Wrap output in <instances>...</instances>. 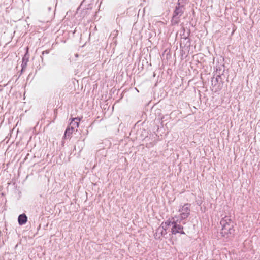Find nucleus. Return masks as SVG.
<instances>
[{"instance_id":"7","label":"nucleus","mask_w":260,"mask_h":260,"mask_svg":"<svg viewBox=\"0 0 260 260\" xmlns=\"http://www.w3.org/2000/svg\"><path fill=\"white\" fill-rule=\"evenodd\" d=\"M27 217L25 214H21L18 217V222L20 225L25 224L27 222Z\"/></svg>"},{"instance_id":"2","label":"nucleus","mask_w":260,"mask_h":260,"mask_svg":"<svg viewBox=\"0 0 260 260\" xmlns=\"http://www.w3.org/2000/svg\"><path fill=\"white\" fill-rule=\"evenodd\" d=\"M178 211L180 213V216L181 219L187 218L190 214V205L188 203L184 204L179 207Z\"/></svg>"},{"instance_id":"5","label":"nucleus","mask_w":260,"mask_h":260,"mask_svg":"<svg viewBox=\"0 0 260 260\" xmlns=\"http://www.w3.org/2000/svg\"><path fill=\"white\" fill-rule=\"evenodd\" d=\"M183 12V9L182 7H176L174 11V15L173 17V21L175 23H177L178 18L182 15Z\"/></svg>"},{"instance_id":"4","label":"nucleus","mask_w":260,"mask_h":260,"mask_svg":"<svg viewBox=\"0 0 260 260\" xmlns=\"http://www.w3.org/2000/svg\"><path fill=\"white\" fill-rule=\"evenodd\" d=\"M171 225H173L171 229V233L172 234L175 235L177 233L185 234V233L183 230V226L178 224L176 221H173V222H171Z\"/></svg>"},{"instance_id":"6","label":"nucleus","mask_w":260,"mask_h":260,"mask_svg":"<svg viewBox=\"0 0 260 260\" xmlns=\"http://www.w3.org/2000/svg\"><path fill=\"white\" fill-rule=\"evenodd\" d=\"M80 120V118H75L72 119V121L70 122V127L72 129H75L79 126V121Z\"/></svg>"},{"instance_id":"1","label":"nucleus","mask_w":260,"mask_h":260,"mask_svg":"<svg viewBox=\"0 0 260 260\" xmlns=\"http://www.w3.org/2000/svg\"><path fill=\"white\" fill-rule=\"evenodd\" d=\"M221 229L220 234L221 236L225 238H229L234 234V222L229 216H225L220 221Z\"/></svg>"},{"instance_id":"8","label":"nucleus","mask_w":260,"mask_h":260,"mask_svg":"<svg viewBox=\"0 0 260 260\" xmlns=\"http://www.w3.org/2000/svg\"><path fill=\"white\" fill-rule=\"evenodd\" d=\"M74 130V129H72L71 127L69 126V127H68L65 132V136H70L73 133Z\"/></svg>"},{"instance_id":"3","label":"nucleus","mask_w":260,"mask_h":260,"mask_svg":"<svg viewBox=\"0 0 260 260\" xmlns=\"http://www.w3.org/2000/svg\"><path fill=\"white\" fill-rule=\"evenodd\" d=\"M171 221L167 220L165 222L162 223L161 226L158 228L155 234V238L159 239L161 236L166 235L167 234V229L168 226L171 225Z\"/></svg>"}]
</instances>
